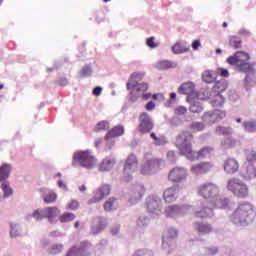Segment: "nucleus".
<instances>
[{"label": "nucleus", "instance_id": "f257e3e1", "mask_svg": "<svg viewBox=\"0 0 256 256\" xmlns=\"http://www.w3.org/2000/svg\"><path fill=\"white\" fill-rule=\"evenodd\" d=\"M256 210L251 202H242L232 213L230 220L235 225H249L255 219Z\"/></svg>", "mask_w": 256, "mask_h": 256}, {"label": "nucleus", "instance_id": "f03ea898", "mask_svg": "<svg viewBox=\"0 0 256 256\" xmlns=\"http://www.w3.org/2000/svg\"><path fill=\"white\" fill-rule=\"evenodd\" d=\"M193 139V133L187 130L180 132L175 139V146L177 147L180 155H184L187 159H195Z\"/></svg>", "mask_w": 256, "mask_h": 256}, {"label": "nucleus", "instance_id": "7ed1b4c3", "mask_svg": "<svg viewBox=\"0 0 256 256\" xmlns=\"http://www.w3.org/2000/svg\"><path fill=\"white\" fill-rule=\"evenodd\" d=\"M227 189L238 199H247L249 197V186L241 178H230L227 182Z\"/></svg>", "mask_w": 256, "mask_h": 256}, {"label": "nucleus", "instance_id": "20e7f679", "mask_svg": "<svg viewBox=\"0 0 256 256\" xmlns=\"http://www.w3.org/2000/svg\"><path fill=\"white\" fill-rule=\"evenodd\" d=\"M249 59L250 57L248 53L240 51L236 52L234 56L228 57L227 63L238 67V69L244 73H250V71H253V65L249 63Z\"/></svg>", "mask_w": 256, "mask_h": 256}, {"label": "nucleus", "instance_id": "39448f33", "mask_svg": "<svg viewBox=\"0 0 256 256\" xmlns=\"http://www.w3.org/2000/svg\"><path fill=\"white\" fill-rule=\"evenodd\" d=\"M178 93L180 95H187V101H193L194 98L207 99L209 97L205 90L200 92L195 91V84H193V82H185L181 84L178 88Z\"/></svg>", "mask_w": 256, "mask_h": 256}, {"label": "nucleus", "instance_id": "423d86ee", "mask_svg": "<svg viewBox=\"0 0 256 256\" xmlns=\"http://www.w3.org/2000/svg\"><path fill=\"white\" fill-rule=\"evenodd\" d=\"M137 169H139V159L135 154H130L124 161V168L122 172L123 181H131Z\"/></svg>", "mask_w": 256, "mask_h": 256}, {"label": "nucleus", "instance_id": "0eeeda50", "mask_svg": "<svg viewBox=\"0 0 256 256\" xmlns=\"http://www.w3.org/2000/svg\"><path fill=\"white\" fill-rule=\"evenodd\" d=\"M61 210L57 207H46L42 210H35L32 214V217L36 221H41L42 219H48L49 223H55V219L59 217Z\"/></svg>", "mask_w": 256, "mask_h": 256}, {"label": "nucleus", "instance_id": "6e6552de", "mask_svg": "<svg viewBox=\"0 0 256 256\" xmlns=\"http://www.w3.org/2000/svg\"><path fill=\"white\" fill-rule=\"evenodd\" d=\"M73 159L75 163H79L81 167H86V169L95 167L97 163V159H95V156L89 150L76 152Z\"/></svg>", "mask_w": 256, "mask_h": 256}, {"label": "nucleus", "instance_id": "1a4fd4ad", "mask_svg": "<svg viewBox=\"0 0 256 256\" xmlns=\"http://www.w3.org/2000/svg\"><path fill=\"white\" fill-rule=\"evenodd\" d=\"M179 236V233L174 228H169L165 235L162 237V249L166 253H173V250L177 247L175 239Z\"/></svg>", "mask_w": 256, "mask_h": 256}, {"label": "nucleus", "instance_id": "9d476101", "mask_svg": "<svg viewBox=\"0 0 256 256\" xmlns=\"http://www.w3.org/2000/svg\"><path fill=\"white\" fill-rule=\"evenodd\" d=\"M193 215L196 219H209L213 217L214 213L213 207H211V202L209 200L202 202L200 206L194 210Z\"/></svg>", "mask_w": 256, "mask_h": 256}, {"label": "nucleus", "instance_id": "9b49d317", "mask_svg": "<svg viewBox=\"0 0 256 256\" xmlns=\"http://www.w3.org/2000/svg\"><path fill=\"white\" fill-rule=\"evenodd\" d=\"M138 121H139V124H138L139 133H143V134L150 133L154 127L153 120H151V117L147 112H142L139 115Z\"/></svg>", "mask_w": 256, "mask_h": 256}, {"label": "nucleus", "instance_id": "f8f14e48", "mask_svg": "<svg viewBox=\"0 0 256 256\" xmlns=\"http://www.w3.org/2000/svg\"><path fill=\"white\" fill-rule=\"evenodd\" d=\"M227 117V113L223 110L215 109L213 112H206L202 116V121L207 125H213V123H217Z\"/></svg>", "mask_w": 256, "mask_h": 256}, {"label": "nucleus", "instance_id": "ddd939ff", "mask_svg": "<svg viewBox=\"0 0 256 256\" xmlns=\"http://www.w3.org/2000/svg\"><path fill=\"white\" fill-rule=\"evenodd\" d=\"M199 195L204 199H214L219 195V188L213 183L204 184L199 188Z\"/></svg>", "mask_w": 256, "mask_h": 256}, {"label": "nucleus", "instance_id": "4468645a", "mask_svg": "<svg viewBox=\"0 0 256 256\" xmlns=\"http://www.w3.org/2000/svg\"><path fill=\"white\" fill-rule=\"evenodd\" d=\"M185 179H187V169L184 167H175L168 174V180L171 183H181Z\"/></svg>", "mask_w": 256, "mask_h": 256}, {"label": "nucleus", "instance_id": "2eb2a0df", "mask_svg": "<svg viewBox=\"0 0 256 256\" xmlns=\"http://www.w3.org/2000/svg\"><path fill=\"white\" fill-rule=\"evenodd\" d=\"M213 170V163L200 162L191 166L190 171L193 175H205Z\"/></svg>", "mask_w": 256, "mask_h": 256}, {"label": "nucleus", "instance_id": "dca6fc26", "mask_svg": "<svg viewBox=\"0 0 256 256\" xmlns=\"http://www.w3.org/2000/svg\"><path fill=\"white\" fill-rule=\"evenodd\" d=\"M224 171L228 175H233L239 171V162L235 158H228L224 161Z\"/></svg>", "mask_w": 256, "mask_h": 256}, {"label": "nucleus", "instance_id": "f3484780", "mask_svg": "<svg viewBox=\"0 0 256 256\" xmlns=\"http://www.w3.org/2000/svg\"><path fill=\"white\" fill-rule=\"evenodd\" d=\"M209 201L212 209H227L229 207V199L221 197L219 194Z\"/></svg>", "mask_w": 256, "mask_h": 256}, {"label": "nucleus", "instance_id": "a211bd4d", "mask_svg": "<svg viewBox=\"0 0 256 256\" xmlns=\"http://www.w3.org/2000/svg\"><path fill=\"white\" fill-rule=\"evenodd\" d=\"M215 149L211 146H205L201 148L198 152H195V156L193 159H190V161H195V159H207L213 155V152Z\"/></svg>", "mask_w": 256, "mask_h": 256}, {"label": "nucleus", "instance_id": "6ab92c4d", "mask_svg": "<svg viewBox=\"0 0 256 256\" xmlns=\"http://www.w3.org/2000/svg\"><path fill=\"white\" fill-rule=\"evenodd\" d=\"M146 207L149 213H159L161 211V199L148 198Z\"/></svg>", "mask_w": 256, "mask_h": 256}, {"label": "nucleus", "instance_id": "aec40b11", "mask_svg": "<svg viewBox=\"0 0 256 256\" xmlns=\"http://www.w3.org/2000/svg\"><path fill=\"white\" fill-rule=\"evenodd\" d=\"M163 199L166 203L177 201V186H172L164 190Z\"/></svg>", "mask_w": 256, "mask_h": 256}, {"label": "nucleus", "instance_id": "412c9836", "mask_svg": "<svg viewBox=\"0 0 256 256\" xmlns=\"http://www.w3.org/2000/svg\"><path fill=\"white\" fill-rule=\"evenodd\" d=\"M109 193H111V186L103 184L94 195V203H97V201L105 199V197H107Z\"/></svg>", "mask_w": 256, "mask_h": 256}, {"label": "nucleus", "instance_id": "4be33fe9", "mask_svg": "<svg viewBox=\"0 0 256 256\" xmlns=\"http://www.w3.org/2000/svg\"><path fill=\"white\" fill-rule=\"evenodd\" d=\"M194 229H196L198 233H201V235H209V233L213 231V226L205 222H195Z\"/></svg>", "mask_w": 256, "mask_h": 256}, {"label": "nucleus", "instance_id": "5701e85b", "mask_svg": "<svg viewBox=\"0 0 256 256\" xmlns=\"http://www.w3.org/2000/svg\"><path fill=\"white\" fill-rule=\"evenodd\" d=\"M146 162L152 173H155V171H159V169H161V166L163 165V159L161 158L146 159Z\"/></svg>", "mask_w": 256, "mask_h": 256}, {"label": "nucleus", "instance_id": "b1692460", "mask_svg": "<svg viewBox=\"0 0 256 256\" xmlns=\"http://www.w3.org/2000/svg\"><path fill=\"white\" fill-rule=\"evenodd\" d=\"M125 133V128L123 126H116L112 128L105 136L106 140L115 139V137H121Z\"/></svg>", "mask_w": 256, "mask_h": 256}, {"label": "nucleus", "instance_id": "393cba45", "mask_svg": "<svg viewBox=\"0 0 256 256\" xmlns=\"http://www.w3.org/2000/svg\"><path fill=\"white\" fill-rule=\"evenodd\" d=\"M207 98H193L192 101H188L190 103V111L192 113H201L203 111V106H201V103L199 101H205Z\"/></svg>", "mask_w": 256, "mask_h": 256}, {"label": "nucleus", "instance_id": "a878e982", "mask_svg": "<svg viewBox=\"0 0 256 256\" xmlns=\"http://www.w3.org/2000/svg\"><path fill=\"white\" fill-rule=\"evenodd\" d=\"M9 175H11V164L4 163L0 166V183H2V181H7Z\"/></svg>", "mask_w": 256, "mask_h": 256}, {"label": "nucleus", "instance_id": "bb28decb", "mask_svg": "<svg viewBox=\"0 0 256 256\" xmlns=\"http://www.w3.org/2000/svg\"><path fill=\"white\" fill-rule=\"evenodd\" d=\"M115 167V160L114 158H105L100 164V171H111V169Z\"/></svg>", "mask_w": 256, "mask_h": 256}, {"label": "nucleus", "instance_id": "cd10ccee", "mask_svg": "<svg viewBox=\"0 0 256 256\" xmlns=\"http://www.w3.org/2000/svg\"><path fill=\"white\" fill-rule=\"evenodd\" d=\"M181 211L182 208L179 205L168 206L165 210L166 217H177V215H180Z\"/></svg>", "mask_w": 256, "mask_h": 256}, {"label": "nucleus", "instance_id": "c85d7f7f", "mask_svg": "<svg viewBox=\"0 0 256 256\" xmlns=\"http://www.w3.org/2000/svg\"><path fill=\"white\" fill-rule=\"evenodd\" d=\"M173 67H177V64L169 60H161L157 62V69H160L161 71H167V69H173Z\"/></svg>", "mask_w": 256, "mask_h": 256}, {"label": "nucleus", "instance_id": "c756f323", "mask_svg": "<svg viewBox=\"0 0 256 256\" xmlns=\"http://www.w3.org/2000/svg\"><path fill=\"white\" fill-rule=\"evenodd\" d=\"M211 105L214 109H219V107L225 105V98L221 94H216L211 100Z\"/></svg>", "mask_w": 256, "mask_h": 256}, {"label": "nucleus", "instance_id": "7c9ffc66", "mask_svg": "<svg viewBox=\"0 0 256 256\" xmlns=\"http://www.w3.org/2000/svg\"><path fill=\"white\" fill-rule=\"evenodd\" d=\"M229 45L233 49H241V47H243V41L237 36H231L229 38Z\"/></svg>", "mask_w": 256, "mask_h": 256}, {"label": "nucleus", "instance_id": "2f4dec72", "mask_svg": "<svg viewBox=\"0 0 256 256\" xmlns=\"http://www.w3.org/2000/svg\"><path fill=\"white\" fill-rule=\"evenodd\" d=\"M172 51L175 55H180L181 53H187V51H189V47L178 42L172 47Z\"/></svg>", "mask_w": 256, "mask_h": 256}, {"label": "nucleus", "instance_id": "473e14b6", "mask_svg": "<svg viewBox=\"0 0 256 256\" xmlns=\"http://www.w3.org/2000/svg\"><path fill=\"white\" fill-rule=\"evenodd\" d=\"M202 79L205 83H213V81L216 79L215 73H213L211 70H205L202 73Z\"/></svg>", "mask_w": 256, "mask_h": 256}, {"label": "nucleus", "instance_id": "72a5a7b5", "mask_svg": "<svg viewBox=\"0 0 256 256\" xmlns=\"http://www.w3.org/2000/svg\"><path fill=\"white\" fill-rule=\"evenodd\" d=\"M227 89V82L225 80H220L218 82L215 83L213 90L218 93V95H220L219 93H223V91H225Z\"/></svg>", "mask_w": 256, "mask_h": 256}, {"label": "nucleus", "instance_id": "f704fd0d", "mask_svg": "<svg viewBox=\"0 0 256 256\" xmlns=\"http://www.w3.org/2000/svg\"><path fill=\"white\" fill-rule=\"evenodd\" d=\"M60 223H69V221H75V214L71 212H65L59 216Z\"/></svg>", "mask_w": 256, "mask_h": 256}, {"label": "nucleus", "instance_id": "c9c22d12", "mask_svg": "<svg viewBox=\"0 0 256 256\" xmlns=\"http://www.w3.org/2000/svg\"><path fill=\"white\" fill-rule=\"evenodd\" d=\"M1 189L3 191V197H11L13 195V188H11V185L8 184V182H3L1 184Z\"/></svg>", "mask_w": 256, "mask_h": 256}, {"label": "nucleus", "instance_id": "e433bc0d", "mask_svg": "<svg viewBox=\"0 0 256 256\" xmlns=\"http://www.w3.org/2000/svg\"><path fill=\"white\" fill-rule=\"evenodd\" d=\"M137 77H139L138 73H133L131 75L129 81L126 84L128 91H130V89H135V87L137 88V86L139 85V83H137V81H135V79H137Z\"/></svg>", "mask_w": 256, "mask_h": 256}, {"label": "nucleus", "instance_id": "4c0bfd02", "mask_svg": "<svg viewBox=\"0 0 256 256\" xmlns=\"http://www.w3.org/2000/svg\"><path fill=\"white\" fill-rule=\"evenodd\" d=\"M216 133H218V135H233V129L231 127L218 126Z\"/></svg>", "mask_w": 256, "mask_h": 256}, {"label": "nucleus", "instance_id": "58836bf2", "mask_svg": "<svg viewBox=\"0 0 256 256\" xmlns=\"http://www.w3.org/2000/svg\"><path fill=\"white\" fill-rule=\"evenodd\" d=\"M245 131H248V133H253L254 131H256V121L252 120V121H245L243 123Z\"/></svg>", "mask_w": 256, "mask_h": 256}, {"label": "nucleus", "instance_id": "ea45409f", "mask_svg": "<svg viewBox=\"0 0 256 256\" xmlns=\"http://www.w3.org/2000/svg\"><path fill=\"white\" fill-rule=\"evenodd\" d=\"M115 205H117V199L115 198H109L108 201H106L104 203V209L106 211H112L113 207H115Z\"/></svg>", "mask_w": 256, "mask_h": 256}, {"label": "nucleus", "instance_id": "a19ab883", "mask_svg": "<svg viewBox=\"0 0 256 256\" xmlns=\"http://www.w3.org/2000/svg\"><path fill=\"white\" fill-rule=\"evenodd\" d=\"M107 129H109V122H107L105 120L98 122L95 127L96 132L107 131Z\"/></svg>", "mask_w": 256, "mask_h": 256}, {"label": "nucleus", "instance_id": "79ce46f5", "mask_svg": "<svg viewBox=\"0 0 256 256\" xmlns=\"http://www.w3.org/2000/svg\"><path fill=\"white\" fill-rule=\"evenodd\" d=\"M44 201L46 203H55L57 201V194L55 192H49L44 196Z\"/></svg>", "mask_w": 256, "mask_h": 256}, {"label": "nucleus", "instance_id": "37998d69", "mask_svg": "<svg viewBox=\"0 0 256 256\" xmlns=\"http://www.w3.org/2000/svg\"><path fill=\"white\" fill-rule=\"evenodd\" d=\"M141 175H151L153 173L151 168H149V164H147V160H145L144 164L140 167Z\"/></svg>", "mask_w": 256, "mask_h": 256}, {"label": "nucleus", "instance_id": "c03bdc74", "mask_svg": "<svg viewBox=\"0 0 256 256\" xmlns=\"http://www.w3.org/2000/svg\"><path fill=\"white\" fill-rule=\"evenodd\" d=\"M66 209H69L70 211H77V209H79V201L71 200L66 205Z\"/></svg>", "mask_w": 256, "mask_h": 256}, {"label": "nucleus", "instance_id": "a18cd8bd", "mask_svg": "<svg viewBox=\"0 0 256 256\" xmlns=\"http://www.w3.org/2000/svg\"><path fill=\"white\" fill-rule=\"evenodd\" d=\"M63 251V244H55L50 248L51 255H57V253H61Z\"/></svg>", "mask_w": 256, "mask_h": 256}, {"label": "nucleus", "instance_id": "49530a36", "mask_svg": "<svg viewBox=\"0 0 256 256\" xmlns=\"http://www.w3.org/2000/svg\"><path fill=\"white\" fill-rule=\"evenodd\" d=\"M246 159L249 163H252V161H256V150H250L246 154Z\"/></svg>", "mask_w": 256, "mask_h": 256}, {"label": "nucleus", "instance_id": "de8ad7c7", "mask_svg": "<svg viewBox=\"0 0 256 256\" xmlns=\"http://www.w3.org/2000/svg\"><path fill=\"white\" fill-rule=\"evenodd\" d=\"M147 89H149V84H147V83H140V84H138V86H136V91L138 93H145V91H147Z\"/></svg>", "mask_w": 256, "mask_h": 256}, {"label": "nucleus", "instance_id": "09e8293b", "mask_svg": "<svg viewBox=\"0 0 256 256\" xmlns=\"http://www.w3.org/2000/svg\"><path fill=\"white\" fill-rule=\"evenodd\" d=\"M91 73H92V70H91V67L89 66L83 67L82 70L80 71L81 77H89Z\"/></svg>", "mask_w": 256, "mask_h": 256}, {"label": "nucleus", "instance_id": "8fccbe9b", "mask_svg": "<svg viewBox=\"0 0 256 256\" xmlns=\"http://www.w3.org/2000/svg\"><path fill=\"white\" fill-rule=\"evenodd\" d=\"M192 129L194 131H203V129H205V124L201 122H195L192 124Z\"/></svg>", "mask_w": 256, "mask_h": 256}, {"label": "nucleus", "instance_id": "3c124183", "mask_svg": "<svg viewBox=\"0 0 256 256\" xmlns=\"http://www.w3.org/2000/svg\"><path fill=\"white\" fill-rule=\"evenodd\" d=\"M147 223H149V218L145 216H140L137 221V225H139V227H143L147 225Z\"/></svg>", "mask_w": 256, "mask_h": 256}, {"label": "nucleus", "instance_id": "603ef678", "mask_svg": "<svg viewBox=\"0 0 256 256\" xmlns=\"http://www.w3.org/2000/svg\"><path fill=\"white\" fill-rule=\"evenodd\" d=\"M146 45L151 49H155V47H157V44L155 43V37L148 38L146 41Z\"/></svg>", "mask_w": 256, "mask_h": 256}, {"label": "nucleus", "instance_id": "864d4df0", "mask_svg": "<svg viewBox=\"0 0 256 256\" xmlns=\"http://www.w3.org/2000/svg\"><path fill=\"white\" fill-rule=\"evenodd\" d=\"M89 247H91V243H89L87 241H83V242L80 243L79 250L80 251H87V249H89Z\"/></svg>", "mask_w": 256, "mask_h": 256}, {"label": "nucleus", "instance_id": "5fc2aeb1", "mask_svg": "<svg viewBox=\"0 0 256 256\" xmlns=\"http://www.w3.org/2000/svg\"><path fill=\"white\" fill-rule=\"evenodd\" d=\"M105 141H107L105 150L111 151V149H113V146L115 145V140H111V138H110L108 140L105 139Z\"/></svg>", "mask_w": 256, "mask_h": 256}, {"label": "nucleus", "instance_id": "6e6d98bb", "mask_svg": "<svg viewBox=\"0 0 256 256\" xmlns=\"http://www.w3.org/2000/svg\"><path fill=\"white\" fill-rule=\"evenodd\" d=\"M217 73L220 74V77H229V71L225 68H218Z\"/></svg>", "mask_w": 256, "mask_h": 256}, {"label": "nucleus", "instance_id": "4d7b16f0", "mask_svg": "<svg viewBox=\"0 0 256 256\" xmlns=\"http://www.w3.org/2000/svg\"><path fill=\"white\" fill-rule=\"evenodd\" d=\"M175 113L176 115H185V113H187V108L180 106L175 109Z\"/></svg>", "mask_w": 256, "mask_h": 256}, {"label": "nucleus", "instance_id": "13d9d810", "mask_svg": "<svg viewBox=\"0 0 256 256\" xmlns=\"http://www.w3.org/2000/svg\"><path fill=\"white\" fill-rule=\"evenodd\" d=\"M152 253L148 250H138L135 256H151Z\"/></svg>", "mask_w": 256, "mask_h": 256}, {"label": "nucleus", "instance_id": "bf43d9fd", "mask_svg": "<svg viewBox=\"0 0 256 256\" xmlns=\"http://www.w3.org/2000/svg\"><path fill=\"white\" fill-rule=\"evenodd\" d=\"M102 91H103V88L97 86V87H95V88L93 89L92 93H93V95H95L96 97H99V95H101Z\"/></svg>", "mask_w": 256, "mask_h": 256}, {"label": "nucleus", "instance_id": "052dcab7", "mask_svg": "<svg viewBox=\"0 0 256 256\" xmlns=\"http://www.w3.org/2000/svg\"><path fill=\"white\" fill-rule=\"evenodd\" d=\"M200 47H201V41L195 40L194 42H192V49L194 51H197V49H199Z\"/></svg>", "mask_w": 256, "mask_h": 256}, {"label": "nucleus", "instance_id": "680f3d73", "mask_svg": "<svg viewBox=\"0 0 256 256\" xmlns=\"http://www.w3.org/2000/svg\"><path fill=\"white\" fill-rule=\"evenodd\" d=\"M153 109H155V102L150 101L146 104V110L147 111H153Z\"/></svg>", "mask_w": 256, "mask_h": 256}, {"label": "nucleus", "instance_id": "e2e57ef3", "mask_svg": "<svg viewBox=\"0 0 256 256\" xmlns=\"http://www.w3.org/2000/svg\"><path fill=\"white\" fill-rule=\"evenodd\" d=\"M10 235L11 237H17V235H19V230H17V228H14L13 225H11Z\"/></svg>", "mask_w": 256, "mask_h": 256}, {"label": "nucleus", "instance_id": "0e129e2a", "mask_svg": "<svg viewBox=\"0 0 256 256\" xmlns=\"http://www.w3.org/2000/svg\"><path fill=\"white\" fill-rule=\"evenodd\" d=\"M138 191H139V197H143V195L145 194V187L139 186Z\"/></svg>", "mask_w": 256, "mask_h": 256}, {"label": "nucleus", "instance_id": "69168bd1", "mask_svg": "<svg viewBox=\"0 0 256 256\" xmlns=\"http://www.w3.org/2000/svg\"><path fill=\"white\" fill-rule=\"evenodd\" d=\"M239 35H251V33L249 31L245 30V29H241L239 31Z\"/></svg>", "mask_w": 256, "mask_h": 256}, {"label": "nucleus", "instance_id": "338daca9", "mask_svg": "<svg viewBox=\"0 0 256 256\" xmlns=\"http://www.w3.org/2000/svg\"><path fill=\"white\" fill-rule=\"evenodd\" d=\"M226 143H230V144H229L230 147L235 146V140L227 139V140H226Z\"/></svg>", "mask_w": 256, "mask_h": 256}, {"label": "nucleus", "instance_id": "774afa93", "mask_svg": "<svg viewBox=\"0 0 256 256\" xmlns=\"http://www.w3.org/2000/svg\"><path fill=\"white\" fill-rule=\"evenodd\" d=\"M149 97H151V93H146L142 95V99H145V100L149 99Z\"/></svg>", "mask_w": 256, "mask_h": 256}]
</instances>
